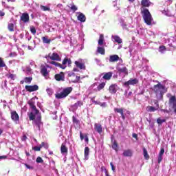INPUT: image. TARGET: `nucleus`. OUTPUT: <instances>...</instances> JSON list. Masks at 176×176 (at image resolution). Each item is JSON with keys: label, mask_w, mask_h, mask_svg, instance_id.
<instances>
[{"label": "nucleus", "mask_w": 176, "mask_h": 176, "mask_svg": "<svg viewBox=\"0 0 176 176\" xmlns=\"http://www.w3.org/2000/svg\"><path fill=\"white\" fill-rule=\"evenodd\" d=\"M166 119L162 120L160 118H158L157 119V123L160 125L163 124V123H165Z\"/></svg>", "instance_id": "79ce46f5"}, {"label": "nucleus", "mask_w": 176, "mask_h": 176, "mask_svg": "<svg viewBox=\"0 0 176 176\" xmlns=\"http://www.w3.org/2000/svg\"><path fill=\"white\" fill-rule=\"evenodd\" d=\"M141 13L142 14L144 23L147 25H152V21H153V18H152V14H151L149 10L144 8L143 10L141 11Z\"/></svg>", "instance_id": "f03ea898"}, {"label": "nucleus", "mask_w": 176, "mask_h": 176, "mask_svg": "<svg viewBox=\"0 0 176 176\" xmlns=\"http://www.w3.org/2000/svg\"><path fill=\"white\" fill-rule=\"evenodd\" d=\"M0 16H1V17H3V16H5V12L0 11Z\"/></svg>", "instance_id": "338daca9"}, {"label": "nucleus", "mask_w": 176, "mask_h": 176, "mask_svg": "<svg viewBox=\"0 0 176 176\" xmlns=\"http://www.w3.org/2000/svg\"><path fill=\"white\" fill-rule=\"evenodd\" d=\"M166 46H164V45L160 46L159 52L160 53H163L164 52H166Z\"/></svg>", "instance_id": "49530a36"}, {"label": "nucleus", "mask_w": 176, "mask_h": 176, "mask_svg": "<svg viewBox=\"0 0 176 176\" xmlns=\"http://www.w3.org/2000/svg\"><path fill=\"white\" fill-rule=\"evenodd\" d=\"M4 67H6V63H5L3 59L0 56V68H3Z\"/></svg>", "instance_id": "a19ab883"}, {"label": "nucleus", "mask_w": 176, "mask_h": 176, "mask_svg": "<svg viewBox=\"0 0 176 176\" xmlns=\"http://www.w3.org/2000/svg\"><path fill=\"white\" fill-rule=\"evenodd\" d=\"M168 97H170L169 98V100H168V104L169 105H172V108L175 112V113H176V97L175 96H171V94H168Z\"/></svg>", "instance_id": "20e7f679"}, {"label": "nucleus", "mask_w": 176, "mask_h": 176, "mask_svg": "<svg viewBox=\"0 0 176 176\" xmlns=\"http://www.w3.org/2000/svg\"><path fill=\"white\" fill-rule=\"evenodd\" d=\"M40 148H45V149H49V144L47 143L41 142V144L39 145Z\"/></svg>", "instance_id": "58836bf2"}, {"label": "nucleus", "mask_w": 176, "mask_h": 176, "mask_svg": "<svg viewBox=\"0 0 176 176\" xmlns=\"http://www.w3.org/2000/svg\"><path fill=\"white\" fill-rule=\"evenodd\" d=\"M118 72H120V74H124V75H129V70L127 69V67H126L119 68Z\"/></svg>", "instance_id": "bb28decb"}, {"label": "nucleus", "mask_w": 176, "mask_h": 176, "mask_svg": "<svg viewBox=\"0 0 176 176\" xmlns=\"http://www.w3.org/2000/svg\"><path fill=\"white\" fill-rule=\"evenodd\" d=\"M74 64L77 68H79V69H86V65H85V63L82 62V60H76L74 62Z\"/></svg>", "instance_id": "9d476101"}, {"label": "nucleus", "mask_w": 176, "mask_h": 176, "mask_svg": "<svg viewBox=\"0 0 176 176\" xmlns=\"http://www.w3.org/2000/svg\"><path fill=\"white\" fill-rule=\"evenodd\" d=\"M114 112L116 113H120L122 119L124 120L126 119V117L124 116V113H123V108H114Z\"/></svg>", "instance_id": "f3484780"}, {"label": "nucleus", "mask_w": 176, "mask_h": 176, "mask_svg": "<svg viewBox=\"0 0 176 176\" xmlns=\"http://www.w3.org/2000/svg\"><path fill=\"white\" fill-rule=\"evenodd\" d=\"M25 89L29 93H32V91H36L39 90V87L36 85H25Z\"/></svg>", "instance_id": "423d86ee"}, {"label": "nucleus", "mask_w": 176, "mask_h": 176, "mask_svg": "<svg viewBox=\"0 0 176 176\" xmlns=\"http://www.w3.org/2000/svg\"><path fill=\"white\" fill-rule=\"evenodd\" d=\"M60 153H62V155H67L68 154V147H67V146H65V144L64 143H63L61 144L60 146Z\"/></svg>", "instance_id": "6ab92c4d"}, {"label": "nucleus", "mask_w": 176, "mask_h": 176, "mask_svg": "<svg viewBox=\"0 0 176 176\" xmlns=\"http://www.w3.org/2000/svg\"><path fill=\"white\" fill-rule=\"evenodd\" d=\"M25 155H26V156H31V154L29 153V152H28V151H25Z\"/></svg>", "instance_id": "774afa93"}, {"label": "nucleus", "mask_w": 176, "mask_h": 176, "mask_svg": "<svg viewBox=\"0 0 176 176\" xmlns=\"http://www.w3.org/2000/svg\"><path fill=\"white\" fill-rule=\"evenodd\" d=\"M21 141H27V135H23L21 137Z\"/></svg>", "instance_id": "052dcab7"}, {"label": "nucleus", "mask_w": 176, "mask_h": 176, "mask_svg": "<svg viewBox=\"0 0 176 176\" xmlns=\"http://www.w3.org/2000/svg\"><path fill=\"white\" fill-rule=\"evenodd\" d=\"M120 58L118 55L114 54L109 56V63H117Z\"/></svg>", "instance_id": "dca6fc26"}, {"label": "nucleus", "mask_w": 176, "mask_h": 176, "mask_svg": "<svg viewBox=\"0 0 176 176\" xmlns=\"http://www.w3.org/2000/svg\"><path fill=\"white\" fill-rule=\"evenodd\" d=\"M36 163H43V160L41 157H38L36 160Z\"/></svg>", "instance_id": "603ef678"}, {"label": "nucleus", "mask_w": 176, "mask_h": 176, "mask_svg": "<svg viewBox=\"0 0 176 176\" xmlns=\"http://www.w3.org/2000/svg\"><path fill=\"white\" fill-rule=\"evenodd\" d=\"M98 45L102 46L104 45V34H100L98 40Z\"/></svg>", "instance_id": "f704fd0d"}, {"label": "nucleus", "mask_w": 176, "mask_h": 176, "mask_svg": "<svg viewBox=\"0 0 176 176\" xmlns=\"http://www.w3.org/2000/svg\"><path fill=\"white\" fill-rule=\"evenodd\" d=\"M69 8H70L72 12H76V10H78V7H76V6H75V4L74 3L70 4V6H69Z\"/></svg>", "instance_id": "ea45409f"}, {"label": "nucleus", "mask_w": 176, "mask_h": 176, "mask_svg": "<svg viewBox=\"0 0 176 176\" xmlns=\"http://www.w3.org/2000/svg\"><path fill=\"white\" fill-rule=\"evenodd\" d=\"M111 78H112V72L105 73L102 77V79H104V80H111Z\"/></svg>", "instance_id": "393cba45"}, {"label": "nucleus", "mask_w": 176, "mask_h": 176, "mask_svg": "<svg viewBox=\"0 0 176 176\" xmlns=\"http://www.w3.org/2000/svg\"><path fill=\"white\" fill-rule=\"evenodd\" d=\"M141 5L144 8H149L151 6V2H149V0H142Z\"/></svg>", "instance_id": "a878e982"}, {"label": "nucleus", "mask_w": 176, "mask_h": 176, "mask_svg": "<svg viewBox=\"0 0 176 176\" xmlns=\"http://www.w3.org/2000/svg\"><path fill=\"white\" fill-rule=\"evenodd\" d=\"M47 68H49V65H47L45 66V65H41V69H40V73L44 78H47L49 76V71H47Z\"/></svg>", "instance_id": "39448f33"}, {"label": "nucleus", "mask_w": 176, "mask_h": 176, "mask_svg": "<svg viewBox=\"0 0 176 176\" xmlns=\"http://www.w3.org/2000/svg\"><path fill=\"white\" fill-rule=\"evenodd\" d=\"M109 91L111 94H116V91H118V85L113 84L109 86Z\"/></svg>", "instance_id": "ddd939ff"}, {"label": "nucleus", "mask_w": 176, "mask_h": 176, "mask_svg": "<svg viewBox=\"0 0 176 176\" xmlns=\"http://www.w3.org/2000/svg\"><path fill=\"white\" fill-rule=\"evenodd\" d=\"M32 109V111H34L35 115H38V113H39V110H38V109H36V106Z\"/></svg>", "instance_id": "6e6d98bb"}, {"label": "nucleus", "mask_w": 176, "mask_h": 176, "mask_svg": "<svg viewBox=\"0 0 176 176\" xmlns=\"http://www.w3.org/2000/svg\"><path fill=\"white\" fill-rule=\"evenodd\" d=\"M155 104H157V108L153 107L152 106H148L146 108L148 112H155V111H157L159 109V102H156Z\"/></svg>", "instance_id": "4be33fe9"}, {"label": "nucleus", "mask_w": 176, "mask_h": 176, "mask_svg": "<svg viewBox=\"0 0 176 176\" xmlns=\"http://www.w3.org/2000/svg\"><path fill=\"white\" fill-rule=\"evenodd\" d=\"M11 119L13 120V122H16V123L19 122L20 116H19V114L17 112H16V111H11Z\"/></svg>", "instance_id": "9b49d317"}, {"label": "nucleus", "mask_w": 176, "mask_h": 176, "mask_svg": "<svg viewBox=\"0 0 176 176\" xmlns=\"http://www.w3.org/2000/svg\"><path fill=\"white\" fill-rule=\"evenodd\" d=\"M48 58H50V60H52L53 61H61V57H60V55L54 52L52 54H49L47 55Z\"/></svg>", "instance_id": "0eeeda50"}, {"label": "nucleus", "mask_w": 176, "mask_h": 176, "mask_svg": "<svg viewBox=\"0 0 176 176\" xmlns=\"http://www.w3.org/2000/svg\"><path fill=\"white\" fill-rule=\"evenodd\" d=\"M8 78H9L10 79H12V80H14V79H15V78H16V75L10 74L8 75Z\"/></svg>", "instance_id": "864d4df0"}, {"label": "nucleus", "mask_w": 176, "mask_h": 176, "mask_svg": "<svg viewBox=\"0 0 176 176\" xmlns=\"http://www.w3.org/2000/svg\"><path fill=\"white\" fill-rule=\"evenodd\" d=\"M118 147L119 146L118 145V142H116V140H114L112 146H111V148L113 149H114V151H116V152H118Z\"/></svg>", "instance_id": "c9c22d12"}, {"label": "nucleus", "mask_w": 176, "mask_h": 176, "mask_svg": "<svg viewBox=\"0 0 176 176\" xmlns=\"http://www.w3.org/2000/svg\"><path fill=\"white\" fill-rule=\"evenodd\" d=\"M42 41L43 43H47V45H50L52 42V39L49 38V36H45L42 37Z\"/></svg>", "instance_id": "c85d7f7f"}, {"label": "nucleus", "mask_w": 176, "mask_h": 176, "mask_svg": "<svg viewBox=\"0 0 176 176\" xmlns=\"http://www.w3.org/2000/svg\"><path fill=\"white\" fill-rule=\"evenodd\" d=\"M8 29L10 31V32H13V31H14V24H13V23H8Z\"/></svg>", "instance_id": "e433bc0d"}, {"label": "nucleus", "mask_w": 176, "mask_h": 176, "mask_svg": "<svg viewBox=\"0 0 176 176\" xmlns=\"http://www.w3.org/2000/svg\"><path fill=\"white\" fill-rule=\"evenodd\" d=\"M29 119H30V120H35V116H34V113L31 112L29 114Z\"/></svg>", "instance_id": "de8ad7c7"}, {"label": "nucleus", "mask_w": 176, "mask_h": 176, "mask_svg": "<svg viewBox=\"0 0 176 176\" xmlns=\"http://www.w3.org/2000/svg\"><path fill=\"white\" fill-rule=\"evenodd\" d=\"M78 20H79V21H81V23H85V21H86V16H85V14H83L82 13H80L78 16Z\"/></svg>", "instance_id": "cd10ccee"}, {"label": "nucleus", "mask_w": 176, "mask_h": 176, "mask_svg": "<svg viewBox=\"0 0 176 176\" xmlns=\"http://www.w3.org/2000/svg\"><path fill=\"white\" fill-rule=\"evenodd\" d=\"M25 166L26 168H29V170H31V168H32V166H30L27 164H25Z\"/></svg>", "instance_id": "0e129e2a"}, {"label": "nucleus", "mask_w": 176, "mask_h": 176, "mask_svg": "<svg viewBox=\"0 0 176 176\" xmlns=\"http://www.w3.org/2000/svg\"><path fill=\"white\" fill-rule=\"evenodd\" d=\"M67 64L68 67H71L72 65V60H71V58L65 57L62 62V66L67 67Z\"/></svg>", "instance_id": "4468645a"}, {"label": "nucleus", "mask_w": 176, "mask_h": 176, "mask_svg": "<svg viewBox=\"0 0 176 176\" xmlns=\"http://www.w3.org/2000/svg\"><path fill=\"white\" fill-rule=\"evenodd\" d=\"M143 155L146 160H149V154H148V151L145 148H143Z\"/></svg>", "instance_id": "473e14b6"}, {"label": "nucleus", "mask_w": 176, "mask_h": 176, "mask_svg": "<svg viewBox=\"0 0 176 176\" xmlns=\"http://www.w3.org/2000/svg\"><path fill=\"white\" fill-rule=\"evenodd\" d=\"M28 105H30L31 109H33L36 106H35V101L34 100L31 99L28 102Z\"/></svg>", "instance_id": "2f4dec72"}, {"label": "nucleus", "mask_w": 176, "mask_h": 176, "mask_svg": "<svg viewBox=\"0 0 176 176\" xmlns=\"http://www.w3.org/2000/svg\"><path fill=\"white\" fill-rule=\"evenodd\" d=\"M122 155L125 157H131V156H133V151H131V149H127L124 151Z\"/></svg>", "instance_id": "aec40b11"}, {"label": "nucleus", "mask_w": 176, "mask_h": 176, "mask_svg": "<svg viewBox=\"0 0 176 176\" xmlns=\"http://www.w3.org/2000/svg\"><path fill=\"white\" fill-rule=\"evenodd\" d=\"M106 85L107 84L105 82H101L100 84H99L97 87L98 91H101V90H102V89H104V87H105Z\"/></svg>", "instance_id": "72a5a7b5"}, {"label": "nucleus", "mask_w": 176, "mask_h": 176, "mask_svg": "<svg viewBox=\"0 0 176 176\" xmlns=\"http://www.w3.org/2000/svg\"><path fill=\"white\" fill-rule=\"evenodd\" d=\"M72 120H73V123H76V124H79V120L76 118L74 116H72Z\"/></svg>", "instance_id": "3c124183"}, {"label": "nucleus", "mask_w": 176, "mask_h": 176, "mask_svg": "<svg viewBox=\"0 0 176 176\" xmlns=\"http://www.w3.org/2000/svg\"><path fill=\"white\" fill-rule=\"evenodd\" d=\"M41 149V146L32 147V151H34L35 152H40Z\"/></svg>", "instance_id": "8fccbe9b"}, {"label": "nucleus", "mask_w": 176, "mask_h": 176, "mask_svg": "<svg viewBox=\"0 0 176 176\" xmlns=\"http://www.w3.org/2000/svg\"><path fill=\"white\" fill-rule=\"evenodd\" d=\"M138 83V79L134 78V79H130L129 80L124 82V86L125 87H129L131 86H134V85H137Z\"/></svg>", "instance_id": "6e6552de"}, {"label": "nucleus", "mask_w": 176, "mask_h": 176, "mask_svg": "<svg viewBox=\"0 0 176 176\" xmlns=\"http://www.w3.org/2000/svg\"><path fill=\"white\" fill-rule=\"evenodd\" d=\"M153 91H154L157 97L160 96V98H163V96H164L165 93H167V89L166 86L159 82L153 86Z\"/></svg>", "instance_id": "f257e3e1"}, {"label": "nucleus", "mask_w": 176, "mask_h": 176, "mask_svg": "<svg viewBox=\"0 0 176 176\" xmlns=\"http://www.w3.org/2000/svg\"><path fill=\"white\" fill-rule=\"evenodd\" d=\"M21 21L23 23H30V15L28 13H23L21 16Z\"/></svg>", "instance_id": "f8f14e48"}, {"label": "nucleus", "mask_w": 176, "mask_h": 176, "mask_svg": "<svg viewBox=\"0 0 176 176\" xmlns=\"http://www.w3.org/2000/svg\"><path fill=\"white\" fill-rule=\"evenodd\" d=\"M112 39H113V42H116V43H118V45H120L123 41L122 38L118 35L112 36Z\"/></svg>", "instance_id": "b1692460"}, {"label": "nucleus", "mask_w": 176, "mask_h": 176, "mask_svg": "<svg viewBox=\"0 0 176 176\" xmlns=\"http://www.w3.org/2000/svg\"><path fill=\"white\" fill-rule=\"evenodd\" d=\"M94 129H95V131H97L98 134H101V133H102V126L101 125V124L95 123Z\"/></svg>", "instance_id": "a211bd4d"}, {"label": "nucleus", "mask_w": 176, "mask_h": 176, "mask_svg": "<svg viewBox=\"0 0 176 176\" xmlns=\"http://www.w3.org/2000/svg\"><path fill=\"white\" fill-rule=\"evenodd\" d=\"M54 78L56 80H57V82H64V80H65L64 72H61L60 74H56L54 76Z\"/></svg>", "instance_id": "1a4fd4ad"}, {"label": "nucleus", "mask_w": 176, "mask_h": 176, "mask_svg": "<svg viewBox=\"0 0 176 176\" xmlns=\"http://www.w3.org/2000/svg\"><path fill=\"white\" fill-rule=\"evenodd\" d=\"M36 126L38 127V129H41V124H42V116H38L37 118L34 121Z\"/></svg>", "instance_id": "5701e85b"}, {"label": "nucleus", "mask_w": 176, "mask_h": 176, "mask_svg": "<svg viewBox=\"0 0 176 176\" xmlns=\"http://www.w3.org/2000/svg\"><path fill=\"white\" fill-rule=\"evenodd\" d=\"M163 155H164V148H162L160 149V153H159V155H160V156H163Z\"/></svg>", "instance_id": "4d7b16f0"}, {"label": "nucleus", "mask_w": 176, "mask_h": 176, "mask_svg": "<svg viewBox=\"0 0 176 176\" xmlns=\"http://www.w3.org/2000/svg\"><path fill=\"white\" fill-rule=\"evenodd\" d=\"M132 137L133 138H135V140H138V135H137V133H133Z\"/></svg>", "instance_id": "e2e57ef3"}, {"label": "nucleus", "mask_w": 176, "mask_h": 176, "mask_svg": "<svg viewBox=\"0 0 176 176\" xmlns=\"http://www.w3.org/2000/svg\"><path fill=\"white\" fill-rule=\"evenodd\" d=\"M162 160H163V155H159L158 156V164H160V163H162Z\"/></svg>", "instance_id": "13d9d810"}, {"label": "nucleus", "mask_w": 176, "mask_h": 176, "mask_svg": "<svg viewBox=\"0 0 176 176\" xmlns=\"http://www.w3.org/2000/svg\"><path fill=\"white\" fill-rule=\"evenodd\" d=\"M24 80L25 83H31L32 82V77H25Z\"/></svg>", "instance_id": "37998d69"}, {"label": "nucleus", "mask_w": 176, "mask_h": 176, "mask_svg": "<svg viewBox=\"0 0 176 176\" xmlns=\"http://www.w3.org/2000/svg\"><path fill=\"white\" fill-rule=\"evenodd\" d=\"M83 105V102L82 100L77 101L76 103H75V107H82Z\"/></svg>", "instance_id": "c03bdc74"}, {"label": "nucleus", "mask_w": 176, "mask_h": 176, "mask_svg": "<svg viewBox=\"0 0 176 176\" xmlns=\"http://www.w3.org/2000/svg\"><path fill=\"white\" fill-rule=\"evenodd\" d=\"M97 52L104 56L105 54V48L104 47H98Z\"/></svg>", "instance_id": "c756f323"}, {"label": "nucleus", "mask_w": 176, "mask_h": 176, "mask_svg": "<svg viewBox=\"0 0 176 176\" xmlns=\"http://www.w3.org/2000/svg\"><path fill=\"white\" fill-rule=\"evenodd\" d=\"M30 32H32L33 35H35V34H36V29H35V27L30 26Z\"/></svg>", "instance_id": "a18cd8bd"}, {"label": "nucleus", "mask_w": 176, "mask_h": 176, "mask_svg": "<svg viewBox=\"0 0 176 176\" xmlns=\"http://www.w3.org/2000/svg\"><path fill=\"white\" fill-rule=\"evenodd\" d=\"M1 159H3V160L8 159V156H6V155H1V156H0V160Z\"/></svg>", "instance_id": "69168bd1"}, {"label": "nucleus", "mask_w": 176, "mask_h": 176, "mask_svg": "<svg viewBox=\"0 0 176 176\" xmlns=\"http://www.w3.org/2000/svg\"><path fill=\"white\" fill-rule=\"evenodd\" d=\"M101 171H104V173H105V174L109 173V172L108 171V170L107 169V168H105V166H102L101 167Z\"/></svg>", "instance_id": "5fc2aeb1"}, {"label": "nucleus", "mask_w": 176, "mask_h": 176, "mask_svg": "<svg viewBox=\"0 0 176 176\" xmlns=\"http://www.w3.org/2000/svg\"><path fill=\"white\" fill-rule=\"evenodd\" d=\"M90 153V148L89 147L85 148V158L86 160L89 159V154Z\"/></svg>", "instance_id": "7c9ffc66"}, {"label": "nucleus", "mask_w": 176, "mask_h": 176, "mask_svg": "<svg viewBox=\"0 0 176 176\" xmlns=\"http://www.w3.org/2000/svg\"><path fill=\"white\" fill-rule=\"evenodd\" d=\"M171 109L167 110V109H162V112H164V113H170V112H171Z\"/></svg>", "instance_id": "bf43d9fd"}, {"label": "nucleus", "mask_w": 176, "mask_h": 176, "mask_svg": "<svg viewBox=\"0 0 176 176\" xmlns=\"http://www.w3.org/2000/svg\"><path fill=\"white\" fill-rule=\"evenodd\" d=\"M110 166H111V170H112V171H115V166L113 165V163H112V162H111L110 163Z\"/></svg>", "instance_id": "680f3d73"}, {"label": "nucleus", "mask_w": 176, "mask_h": 176, "mask_svg": "<svg viewBox=\"0 0 176 176\" xmlns=\"http://www.w3.org/2000/svg\"><path fill=\"white\" fill-rule=\"evenodd\" d=\"M72 90L73 89L72 87L65 88L60 93L56 94L55 97L56 98H58V100H61V98H65V97H68V95L72 93Z\"/></svg>", "instance_id": "7ed1b4c3"}, {"label": "nucleus", "mask_w": 176, "mask_h": 176, "mask_svg": "<svg viewBox=\"0 0 176 176\" xmlns=\"http://www.w3.org/2000/svg\"><path fill=\"white\" fill-rule=\"evenodd\" d=\"M80 138L81 141H83V140H85V142L87 144H89V133H85L83 135L82 131H80Z\"/></svg>", "instance_id": "2eb2a0df"}, {"label": "nucleus", "mask_w": 176, "mask_h": 176, "mask_svg": "<svg viewBox=\"0 0 176 176\" xmlns=\"http://www.w3.org/2000/svg\"><path fill=\"white\" fill-rule=\"evenodd\" d=\"M40 8L41 9V10H43V12H50V8L49 7H46L45 6H40Z\"/></svg>", "instance_id": "4c0bfd02"}, {"label": "nucleus", "mask_w": 176, "mask_h": 176, "mask_svg": "<svg viewBox=\"0 0 176 176\" xmlns=\"http://www.w3.org/2000/svg\"><path fill=\"white\" fill-rule=\"evenodd\" d=\"M50 64H52V65H55V67H58L59 68H61L62 69H65L67 68V66H63L61 63H57L56 61H50L49 62Z\"/></svg>", "instance_id": "412c9836"}, {"label": "nucleus", "mask_w": 176, "mask_h": 176, "mask_svg": "<svg viewBox=\"0 0 176 176\" xmlns=\"http://www.w3.org/2000/svg\"><path fill=\"white\" fill-rule=\"evenodd\" d=\"M46 91H47V94H48L49 96H52V95L53 94V93H54L53 89H52V88H48V89H46Z\"/></svg>", "instance_id": "09e8293b"}]
</instances>
